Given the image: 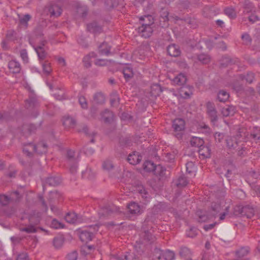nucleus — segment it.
Listing matches in <instances>:
<instances>
[{"instance_id": "1", "label": "nucleus", "mask_w": 260, "mask_h": 260, "mask_svg": "<svg viewBox=\"0 0 260 260\" xmlns=\"http://www.w3.org/2000/svg\"><path fill=\"white\" fill-rule=\"evenodd\" d=\"M88 228V230H82L80 232L79 238L83 242L87 243L92 239L93 233L98 231L99 226L97 224L91 225Z\"/></svg>"}, {"instance_id": "2", "label": "nucleus", "mask_w": 260, "mask_h": 260, "mask_svg": "<svg viewBox=\"0 0 260 260\" xmlns=\"http://www.w3.org/2000/svg\"><path fill=\"white\" fill-rule=\"evenodd\" d=\"M143 168L146 172H153L155 174H158L160 175H163L164 172L166 171V169L162 166L160 165L156 166L150 160L146 161L144 163Z\"/></svg>"}, {"instance_id": "3", "label": "nucleus", "mask_w": 260, "mask_h": 260, "mask_svg": "<svg viewBox=\"0 0 260 260\" xmlns=\"http://www.w3.org/2000/svg\"><path fill=\"white\" fill-rule=\"evenodd\" d=\"M151 25L152 22L151 21H149L148 23H142V25L139 26L137 28L139 35L144 38H149L151 36L153 31Z\"/></svg>"}, {"instance_id": "4", "label": "nucleus", "mask_w": 260, "mask_h": 260, "mask_svg": "<svg viewBox=\"0 0 260 260\" xmlns=\"http://www.w3.org/2000/svg\"><path fill=\"white\" fill-rule=\"evenodd\" d=\"M148 220L146 219L144 222L143 223L142 229L143 230V232L141 233V237L146 242H148L149 243H153L155 240V237L152 234V232L153 230L150 229H147L146 225L147 224Z\"/></svg>"}, {"instance_id": "5", "label": "nucleus", "mask_w": 260, "mask_h": 260, "mask_svg": "<svg viewBox=\"0 0 260 260\" xmlns=\"http://www.w3.org/2000/svg\"><path fill=\"white\" fill-rule=\"evenodd\" d=\"M172 127L174 128L175 132H179L176 134L175 136L179 139H181L182 134L181 132H182L185 128L184 120L181 118H177L175 119L173 121Z\"/></svg>"}, {"instance_id": "6", "label": "nucleus", "mask_w": 260, "mask_h": 260, "mask_svg": "<svg viewBox=\"0 0 260 260\" xmlns=\"http://www.w3.org/2000/svg\"><path fill=\"white\" fill-rule=\"evenodd\" d=\"M240 138V135H237L236 137H228L226 139V143L228 148L230 150L239 149L240 145L242 143L241 141L238 140Z\"/></svg>"}, {"instance_id": "7", "label": "nucleus", "mask_w": 260, "mask_h": 260, "mask_svg": "<svg viewBox=\"0 0 260 260\" xmlns=\"http://www.w3.org/2000/svg\"><path fill=\"white\" fill-rule=\"evenodd\" d=\"M117 211V207L114 205H106L101 209L99 215L101 218L107 217Z\"/></svg>"}, {"instance_id": "8", "label": "nucleus", "mask_w": 260, "mask_h": 260, "mask_svg": "<svg viewBox=\"0 0 260 260\" xmlns=\"http://www.w3.org/2000/svg\"><path fill=\"white\" fill-rule=\"evenodd\" d=\"M128 212L133 215H140L143 210L140 206L135 202H131L127 205Z\"/></svg>"}, {"instance_id": "9", "label": "nucleus", "mask_w": 260, "mask_h": 260, "mask_svg": "<svg viewBox=\"0 0 260 260\" xmlns=\"http://www.w3.org/2000/svg\"><path fill=\"white\" fill-rule=\"evenodd\" d=\"M29 44L33 47L36 51L39 61L41 62L44 60L47 56V52H46L45 48L42 46H34L32 45L30 40H29Z\"/></svg>"}, {"instance_id": "10", "label": "nucleus", "mask_w": 260, "mask_h": 260, "mask_svg": "<svg viewBox=\"0 0 260 260\" xmlns=\"http://www.w3.org/2000/svg\"><path fill=\"white\" fill-rule=\"evenodd\" d=\"M28 146L31 147L32 150L40 154L45 153L47 151L48 146L44 142H39L37 145H33L30 143Z\"/></svg>"}, {"instance_id": "11", "label": "nucleus", "mask_w": 260, "mask_h": 260, "mask_svg": "<svg viewBox=\"0 0 260 260\" xmlns=\"http://www.w3.org/2000/svg\"><path fill=\"white\" fill-rule=\"evenodd\" d=\"M87 29L88 31L94 35L99 34L103 31L102 27L95 21L87 24Z\"/></svg>"}, {"instance_id": "12", "label": "nucleus", "mask_w": 260, "mask_h": 260, "mask_svg": "<svg viewBox=\"0 0 260 260\" xmlns=\"http://www.w3.org/2000/svg\"><path fill=\"white\" fill-rule=\"evenodd\" d=\"M64 219L67 222L70 223H79L82 222L81 218L74 212L67 213Z\"/></svg>"}, {"instance_id": "13", "label": "nucleus", "mask_w": 260, "mask_h": 260, "mask_svg": "<svg viewBox=\"0 0 260 260\" xmlns=\"http://www.w3.org/2000/svg\"><path fill=\"white\" fill-rule=\"evenodd\" d=\"M247 137L251 139L256 143L260 141V128L254 127L250 131V134H247Z\"/></svg>"}, {"instance_id": "14", "label": "nucleus", "mask_w": 260, "mask_h": 260, "mask_svg": "<svg viewBox=\"0 0 260 260\" xmlns=\"http://www.w3.org/2000/svg\"><path fill=\"white\" fill-rule=\"evenodd\" d=\"M41 219V214L39 212L33 211L29 216L28 220L30 224L33 225L40 223Z\"/></svg>"}, {"instance_id": "15", "label": "nucleus", "mask_w": 260, "mask_h": 260, "mask_svg": "<svg viewBox=\"0 0 260 260\" xmlns=\"http://www.w3.org/2000/svg\"><path fill=\"white\" fill-rule=\"evenodd\" d=\"M254 214V209L249 205L242 207L240 214L242 216H245L248 218H251Z\"/></svg>"}, {"instance_id": "16", "label": "nucleus", "mask_w": 260, "mask_h": 260, "mask_svg": "<svg viewBox=\"0 0 260 260\" xmlns=\"http://www.w3.org/2000/svg\"><path fill=\"white\" fill-rule=\"evenodd\" d=\"M160 254L158 256V259L173 260L175 258V253L172 251L167 250L166 251L160 250Z\"/></svg>"}, {"instance_id": "17", "label": "nucleus", "mask_w": 260, "mask_h": 260, "mask_svg": "<svg viewBox=\"0 0 260 260\" xmlns=\"http://www.w3.org/2000/svg\"><path fill=\"white\" fill-rule=\"evenodd\" d=\"M187 81V78L185 74L180 73L175 77L172 80L174 84L182 86Z\"/></svg>"}, {"instance_id": "18", "label": "nucleus", "mask_w": 260, "mask_h": 260, "mask_svg": "<svg viewBox=\"0 0 260 260\" xmlns=\"http://www.w3.org/2000/svg\"><path fill=\"white\" fill-rule=\"evenodd\" d=\"M142 159V156L139 154L138 152H134L129 154L127 158L128 162L133 165H136L139 164Z\"/></svg>"}, {"instance_id": "19", "label": "nucleus", "mask_w": 260, "mask_h": 260, "mask_svg": "<svg viewBox=\"0 0 260 260\" xmlns=\"http://www.w3.org/2000/svg\"><path fill=\"white\" fill-rule=\"evenodd\" d=\"M8 67L11 72L14 74L19 73L21 70V66L19 62L12 60L9 62Z\"/></svg>"}, {"instance_id": "20", "label": "nucleus", "mask_w": 260, "mask_h": 260, "mask_svg": "<svg viewBox=\"0 0 260 260\" xmlns=\"http://www.w3.org/2000/svg\"><path fill=\"white\" fill-rule=\"evenodd\" d=\"M111 47L106 42H103L99 47V51L101 55L108 56L111 54Z\"/></svg>"}, {"instance_id": "21", "label": "nucleus", "mask_w": 260, "mask_h": 260, "mask_svg": "<svg viewBox=\"0 0 260 260\" xmlns=\"http://www.w3.org/2000/svg\"><path fill=\"white\" fill-rule=\"evenodd\" d=\"M39 106L38 101L36 97L30 96L25 101V107L27 109L36 108Z\"/></svg>"}, {"instance_id": "22", "label": "nucleus", "mask_w": 260, "mask_h": 260, "mask_svg": "<svg viewBox=\"0 0 260 260\" xmlns=\"http://www.w3.org/2000/svg\"><path fill=\"white\" fill-rule=\"evenodd\" d=\"M167 52L169 55L173 57H177L181 53L178 46L175 44L169 45L167 48Z\"/></svg>"}, {"instance_id": "23", "label": "nucleus", "mask_w": 260, "mask_h": 260, "mask_svg": "<svg viewBox=\"0 0 260 260\" xmlns=\"http://www.w3.org/2000/svg\"><path fill=\"white\" fill-rule=\"evenodd\" d=\"M102 120L105 123H110L113 120V113L111 111L106 109L101 113Z\"/></svg>"}, {"instance_id": "24", "label": "nucleus", "mask_w": 260, "mask_h": 260, "mask_svg": "<svg viewBox=\"0 0 260 260\" xmlns=\"http://www.w3.org/2000/svg\"><path fill=\"white\" fill-rule=\"evenodd\" d=\"M137 191L145 201L148 202L149 200L150 196L146 189L143 185L138 186Z\"/></svg>"}, {"instance_id": "25", "label": "nucleus", "mask_w": 260, "mask_h": 260, "mask_svg": "<svg viewBox=\"0 0 260 260\" xmlns=\"http://www.w3.org/2000/svg\"><path fill=\"white\" fill-rule=\"evenodd\" d=\"M49 11L51 16L58 17L62 13V9L56 4H53L50 7Z\"/></svg>"}, {"instance_id": "26", "label": "nucleus", "mask_w": 260, "mask_h": 260, "mask_svg": "<svg viewBox=\"0 0 260 260\" xmlns=\"http://www.w3.org/2000/svg\"><path fill=\"white\" fill-rule=\"evenodd\" d=\"M9 196L11 204L19 203L22 198V195L17 190L9 192Z\"/></svg>"}, {"instance_id": "27", "label": "nucleus", "mask_w": 260, "mask_h": 260, "mask_svg": "<svg viewBox=\"0 0 260 260\" xmlns=\"http://www.w3.org/2000/svg\"><path fill=\"white\" fill-rule=\"evenodd\" d=\"M78 131L79 132L84 133L87 136H91V139L90 142L92 143L94 142V137L96 135V133L95 132H92L91 134H89L88 128L87 125L84 124L81 125L80 128H79Z\"/></svg>"}, {"instance_id": "28", "label": "nucleus", "mask_w": 260, "mask_h": 260, "mask_svg": "<svg viewBox=\"0 0 260 260\" xmlns=\"http://www.w3.org/2000/svg\"><path fill=\"white\" fill-rule=\"evenodd\" d=\"M61 182V179L59 177H50L46 180V184L50 186H55L59 185Z\"/></svg>"}, {"instance_id": "29", "label": "nucleus", "mask_w": 260, "mask_h": 260, "mask_svg": "<svg viewBox=\"0 0 260 260\" xmlns=\"http://www.w3.org/2000/svg\"><path fill=\"white\" fill-rule=\"evenodd\" d=\"M198 152L200 155L204 157L208 158L210 157L211 150L207 146L203 145L198 149Z\"/></svg>"}, {"instance_id": "30", "label": "nucleus", "mask_w": 260, "mask_h": 260, "mask_svg": "<svg viewBox=\"0 0 260 260\" xmlns=\"http://www.w3.org/2000/svg\"><path fill=\"white\" fill-rule=\"evenodd\" d=\"M235 111V107L233 106H226L221 109V113L224 117L234 115Z\"/></svg>"}, {"instance_id": "31", "label": "nucleus", "mask_w": 260, "mask_h": 260, "mask_svg": "<svg viewBox=\"0 0 260 260\" xmlns=\"http://www.w3.org/2000/svg\"><path fill=\"white\" fill-rule=\"evenodd\" d=\"M190 143L192 146L197 147L199 148L204 145V141L202 138L197 137H193L191 138Z\"/></svg>"}, {"instance_id": "32", "label": "nucleus", "mask_w": 260, "mask_h": 260, "mask_svg": "<svg viewBox=\"0 0 260 260\" xmlns=\"http://www.w3.org/2000/svg\"><path fill=\"white\" fill-rule=\"evenodd\" d=\"M239 79L246 81L248 83H251L254 79V74L252 72H247L246 75L240 74L239 76Z\"/></svg>"}, {"instance_id": "33", "label": "nucleus", "mask_w": 260, "mask_h": 260, "mask_svg": "<svg viewBox=\"0 0 260 260\" xmlns=\"http://www.w3.org/2000/svg\"><path fill=\"white\" fill-rule=\"evenodd\" d=\"M122 73L126 81L131 79L134 75L133 69L129 67H124L122 69Z\"/></svg>"}, {"instance_id": "34", "label": "nucleus", "mask_w": 260, "mask_h": 260, "mask_svg": "<svg viewBox=\"0 0 260 260\" xmlns=\"http://www.w3.org/2000/svg\"><path fill=\"white\" fill-rule=\"evenodd\" d=\"M161 92V88L160 86L157 84H153L151 87L150 93L152 96L156 98L159 96Z\"/></svg>"}, {"instance_id": "35", "label": "nucleus", "mask_w": 260, "mask_h": 260, "mask_svg": "<svg viewBox=\"0 0 260 260\" xmlns=\"http://www.w3.org/2000/svg\"><path fill=\"white\" fill-rule=\"evenodd\" d=\"M63 124L68 127H74L76 124V120L71 117H65L63 121Z\"/></svg>"}, {"instance_id": "36", "label": "nucleus", "mask_w": 260, "mask_h": 260, "mask_svg": "<svg viewBox=\"0 0 260 260\" xmlns=\"http://www.w3.org/2000/svg\"><path fill=\"white\" fill-rule=\"evenodd\" d=\"M229 93L223 90L219 91L218 93V100L221 102H225L229 99Z\"/></svg>"}, {"instance_id": "37", "label": "nucleus", "mask_w": 260, "mask_h": 260, "mask_svg": "<svg viewBox=\"0 0 260 260\" xmlns=\"http://www.w3.org/2000/svg\"><path fill=\"white\" fill-rule=\"evenodd\" d=\"M118 4V0H105V6L108 10H110L116 7Z\"/></svg>"}, {"instance_id": "38", "label": "nucleus", "mask_w": 260, "mask_h": 260, "mask_svg": "<svg viewBox=\"0 0 260 260\" xmlns=\"http://www.w3.org/2000/svg\"><path fill=\"white\" fill-rule=\"evenodd\" d=\"M93 100L96 104H102L105 102V96L101 92L96 93L93 96Z\"/></svg>"}, {"instance_id": "39", "label": "nucleus", "mask_w": 260, "mask_h": 260, "mask_svg": "<svg viewBox=\"0 0 260 260\" xmlns=\"http://www.w3.org/2000/svg\"><path fill=\"white\" fill-rule=\"evenodd\" d=\"M179 254L181 257L187 258L192 255L190 250L186 247H183L180 248Z\"/></svg>"}, {"instance_id": "40", "label": "nucleus", "mask_w": 260, "mask_h": 260, "mask_svg": "<svg viewBox=\"0 0 260 260\" xmlns=\"http://www.w3.org/2000/svg\"><path fill=\"white\" fill-rule=\"evenodd\" d=\"M8 194H2L0 195V203L2 206H7L11 204L10 199Z\"/></svg>"}, {"instance_id": "41", "label": "nucleus", "mask_w": 260, "mask_h": 260, "mask_svg": "<svg viewBox=\"0 0 260 260\" xmlns=\"http://www.w3.org/2000/svg\"><path fill=\"white\" fill-rule=\"evenodd\" d=\"M235 62V61H234V60L229 56H223L220 60V64L223 67H227Z\"/></svg>"}, {"instance_id": "42", "label": "nucleus", "mask_w": 260, "mask_h": 260, "mask_svg": "<svg viewBox=\"0 0 260 260\" xmlns=\"http://www.w3.org/2000/svg\"><path fill=\"white\" fill-rule=\"evenodd\" d=\"M82 176L83 178L88 179H92L94 178L95 174L92 171L91 169L89 168L82 172Z\"/></svg>"}, {"instance_id": "43", "label": "nucleus", "mask_w": 260, "mask_h": 260, "mask_svg": "<svg viewBox=\"0 0 260 260\" xmlns=\"http://www.w3.org/2000/svg\"><path fill=\"white\" fill-rule=\"evenodd\" d=\"M187 183L186 177L184 176H180L177 180L176 185L178 187H182L185 186Z\"/></svg>"}, {"instance_id": "44", "label": "nucleus", "mask_w": 260, "mask_h": 260, "mask_svg": "<svg viewBox=\"0 0 260 260\" xmlns=\"http://www.w3.org/2000/svg\"><path fill=\"white\" fill-rule=\"evenodd\" d=\"M208 117L209 118L211 122L214 124L218 120L217 112L216 110L207 112Z\"/></svg>"}, {"instance_id": "45", "label": "nucleus", "mask_w": 260, "mask_h": 260, "mask_svg": "<svg viewBox=\"0 0 260 260\" xmlns=\"http://www.w3.org/2000/svg\"><path fill=\"white\" fill-rule=\"evenodd\" d=\"M139 21L141 25H142V23H148L149 21L152 22V25L153 24L154 21L152 16L150 15L142 16L139 17Z\"/></svg>"}, {"instance_id": "46", "label": "nucleus", "mask_w": 260, "mask_h": 260, "mask_svg": "<svg viewBox=\"0 0 260 260\" xmlns=\"http://www.w3.org/2000/svg\"><path fill=\"white\" fill-rule=\"evenodd\" d=\"M95 54L93 52H92L85 56H84L83 58V62L84 64V66L86 68H89L91 67V63L90 61V58L91 57H95Z\"/></svg>"}, {"instance_id": "47", "label": "nucleus", "mask_w": 260, "mask_h": 260, "mask_svg": "<svg viewBox=\"0 0 260 260\" xmlns=\"http://www.w3.org/2000/svg\"><path fill=\"white\" fill-rule=\"evenodd\" d=\"M63 238L61 236L55 237L53 239V245L56 248H60L63 243Z\"/></svg>"}, {"instance_id": "48", "label": "nucleus", "mask_w": 260, "mask_h": 260, "mask_svg": "<svg viewBox=\"0 0 260 260\" xmlns=\"http://www.w3.org/2000/svg\"><path fill=\"white\" fill-rule=\"evenodd\" d=\"M66 165H68L71 174H74L77 172V160L74 161L71 163H66Z\"/></svg>"}, {"instance_id": "49", "label": "nucleus", "mask_w": 260, "mask_h": 260, "mask_svg": "<svg viewBox=\"0 0 260 260\" xmlns=\"http://www.w3.org/2000/svg\"><path fill=\"white\" fill-rule=\"evenodd\" d=\"M31 16L29 14H25L22 17L19 18V23L27 27L28 26V21L30 19Z\"/></svg>"}, {"instance_id": "50", "label": "nucleus", "mask_w": 260, "mask_h": 260, "mask_svg": "<svg viewBox=\"0 0 260 260\" xmlns=\"http://www.w3.org/2000/svg\"><path fill=\"white\" fill-rule=\"evenodd\" d=\"M249 251L248 247H242L236 251V255L239 257H242L246 255Z\"/></svg>"}, {"instance_id": "51", "label": "nucleus", "mask_w": 260, "mask_h": 260, "mask_svg": "<svg viewBox=\"0 0 260 260\" xmlns=\"http://www.w3.org/2000/svg\"><path fill=\"white\" fill-rule=\"evenodd\" d=\"M77 160L75 157V152L69 150L67 151L66 163H71L74 161Z\"/></svg>"}, {"instance_id": "52", "label": "nucleus", "mask_w": 260, "mask_h": 260, "mask_svg": "<svg viewBox=\"0 0 260 260\" xmlns=\"http://www.w3.org/2000/svg\"><path fill=\"white\" fill-rule=\"evenodd\" d=\"M198 60L203 64H207L210 62V59L208 55L201 54L198 56Z\"/></svg>"}, {"instance_id": "53", "label": "nucleus", "mask_w": 260, "mask_h": 260, "mask_svg": "<svg viewBox=\"0 0 260 260\" xmlns=\"http://www.w3.org/2000/svg\"><path fill=\"white\" fill-rule=\"evenodd\" d=\"M186 236L189 238H194L198 235V230L194 227H191L186 231Z\"/></svg>"}, {"instance_id": "54", "label": "nucleus", "mask_w": 260, "mask_h": 260, "mask_svg": "<svg viewBox=\"0 0 260 260\" xmlns=\"http://www.w3.org/2000/svg\"><path fill=\"white\" fill-rule=\"evenodd\" d=\"M241 39L245 45H250L252 42V39L250 35L247 33L243 34L241 36Z\"/></svg>"}, {"instance_id": "55", "label": "nucleus", "mask_w": 260, "mask_h": 260, "mask_svg": "<svg viewBox=\"0 0 260 260\" xmlns=\"http://www.w3.org/2000/svg\"><path fill=\"white\" fill-rule=\"evenodd\" d=\"M51 226L55 229H62L64 227L62 223L59 222L56 219H53L51 223Z\"/></svg>"}, {"instance_id": "56", "label": "nucleus", "mask_w": 260, "mask_h": 260, "mask_svg": "<svg viewBox=\"0 0 260 260\" xmlns=\"http://www.w3.org/2000/svg\"><path fill=\"white\" fill-rule=\"evenodd\" d=\"M38 199L41 204L43 210L46 213L48 210V207L43 196L42 195H39Z\"/></svg>"}, {"instance_id": "57", "label": "nucleus", "mask_w": 260, "mask_h": 260, "mask_svg": "<svg viewBox=\"0 0 260 260\" xmlns=\"http://www.w3.org/2000/svg\"><path fill=\"white\" fill-rule=\"evenodd\" d=\"M42 67L44 72L46 74L48 75L51 73L52 70L51 69L50 63L48 61H45L43 62Z\"/></svg>"}, {"instance_id": "58", "label": "nucleus", "mask_w": 260, "mask_h": 260, "mask_svg": "<svg viewBox=\"0 0 260 260\" xmlns=\"http://www.w3.org/2000/svg\"><path fill=\"white\" fill-rule=\"evenodd\" d=\"M224 13L231 18H235L236 14L234 9L226 8L224 9Z\"/></svg>"}, {"instance_id": "59", "label": "nucleus", "mask_w": 260, "mask_h": 260, "mask_svg": "<svg viewBox=\"0 0 260 260\" xmlns=\"http://www.w3.org/2000/svg\"><path fill=\"white\" fill-rule=\"evenodd\" d=\"M211 208L213 211L218 213L220 212L222 210L221 202L220 203L213 202L211 205Z\"/></svg>"}, {"instance_id": "60", "label": "nucleus", "mask_w": 260, "mask_h": 260, "mask_svg": "<svg viewBox=\"0 0 260 260\" xmlns=\"http://www.w3.org/2000/svg\"><path fill=\"white\" fill-rule=\"evenodd\" d=\"M103 168L107 171H110L114 167V166L111 162V161L109 160H107L105 161L103 164Z\"/></svg>"}, {"instance_id": "61", "label": "nucleus", "mask_w": 260, "mask_h": 260, "mask_svg": "<svg viewBox=\"0 0 260 260\" xmlns=\"http://www.w3.org/2000/svg\"><path fill=\"white\" fill-rule=\"evenodd\" d=\"M186 172L188 174L193 173L195 169L194 164L192 161L187 162L186 164Z\"/></svg>"}, {"instance_id": "62", "label": "nucleus", "mask_w": 260, "mask_h": 260, "mask_svg": "<svg viewBox=\"0 0 260 260\" xmlns=\"http://www.w3.org/2000/svg\"><path fill=\"white\" fill-rule=\"evenodd\" d=\"M21 231L22 232H26L27 233H34L37 232L36 228L32 224H30V225L28 227L22 228Z\"/></svg>"}, {"instance_id": "63", "label": "nucleus", "mask_w": 260, "mask_h": 260, "mask_svg": "<svg viewBox=\"0 0 260 260\" xmlns=\"http://www.w3.org/2000/svg\"><path fill=\"white\" fill-rule=\"evenodd\" d=\"M244 144L242 143L240 145V148L238 150H235L236 151H237V154L238 156L240 157H244L246 155V151H245V148L243 146Z\"/></svg>"}, {"instance_id": "64", "label": "nucleus", "mask_w": 260, "mask_h": 260, "mask_svg": "<svg viewBox=\"0 0 260 260\" xmlns=\"http://www.w3.org/2000/svg\"><path fill=\"white\" fill-rule=\"evenodd\" d=\"M123 260H139V258L133 253L127 252L124 255Z\"/></svg>"}]
</instances>
